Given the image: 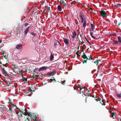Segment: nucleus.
<instances>
[{
	"instance_id": "nucleus-1",
	"label": "nucleus",
	"mask_w": 121,
	"mask_h": 121,
	"mask_svg": "<svg viewBox=\"0 0 121 121\" xmlns=\"http://www.w3.org/2000/svg\"><path fill=\"white\" fill-rule=\"evenodd\" d=\"M82 57L83 58L84 60H83V64L85 63H86L87 60L88 59L89 60H92L93 59V58L91 56H88V58L85 54L84 52L83 53V55L82 56Z\"/></svg>"
},
{
	"instance_id": "nucleus-2",
	"label": "nucleus",
	"mask_w": 121,
	"mask_h": 121,
	"mask_svg": "<svg viewBox=\"0 0 121 121\" xmlns=\"http://www.w3.org/2000/svg\"><path fill=\"white\" fill-rule=\"evenodd\" d=\"M79 16L82 23H86L87 22V21L88 20V19L86 16L83 15L81 14H80Z\"/></svg>"
},
{
	"instance_id": "nucleus-3",
	"label": "nucleus",
	"mask_w": 121,
	"mask_h": 121,
	"mask_svg": "<svg viewBox=\"0 0 121 121\" xmlns=\"http://www.w3.org/2000/svg\"><path fill=\"white\" fill-rule=\"evenodd\" d=\"M95 24L91 23L89 26L90 32H92L95 29Z\"/></svg>"
},
{
	"instance_id": "nucleus-4",
	"label": "nucleus",
	"mask_w": 121,
	"mask_h": 121,
	"mask_svg": "<svg viewBox=\"0 0 121 121\" xmlns=\"http://www.w3.org/2000/svg\"><path fill=\"white\" fill-rule=\"evenodd\" d=\"M100 13L101 16L102 17H107V15L104 9L101 10L100 11Z\"/></svg>"
},
{
	"instance_id": "nucleus-5",
	"label": "nucleus",
	"mask_w": 121,
	"mask_h": 121,
	"mask_svg": "<svg viewBox=\"0 0 121 121\" xmlns=\"http://www.w3.org/2000/svg\"><path fill=\"white\" fill-rule=\"evenodd\" d=\"M56 73V71L55 70L54 71L51 72H49L46 74V76L49 77L51 76H53Z\"/></svg>"
},
{
	"instance_id": "nucleus-6",
	"label": "nucleus",
	"mask_w": 121,
	"mask_h": 121,
	"mask_svg": "<svg viewBox=\"0 0 121 121\" xmlns=\"http://www.w3.org/2000/svg\"><path fill=\"white\" fill-rule=\"evenodd\" d=\"M1 71L2 72V73L3 74H4L5 76H9V74H8L7 72L4 69V67L3 68H2Z\"/></svg>"
},
{
	"instance_id": "nucleus-7",
	"label": "nucleus",
	"mask_w": 121,
	"mask_h": 121,
	"mask_svg": "<svg viewBox=\"0 0 121 121\" xmlns=\"http://www.w3.org/2000/svg\"><path fill=\"white\" fill-rule=\"evenodd\" d=\"M86 87L85 86H84V87H81V86H80V87L79 86L77 87L76 89H77L78 91H79V90H80V93H81L82 92H81V91H82V89H84Z\"/></svg>"
},
{
	"instance_id": "nucleus-8",
	"label": "nucleus",
	"mask_w": 121,
	"mask_h": 121,
	"mask_svg": "<svg viewBox=\"0 0 121 121\" xmlns=\"http://www.w3.org/2000/svg\"><path fill=\"white\" fill-rule=\"evenodd\" d=\"M29 26L25 29V30L23 32V33L24 34V35L25 36L27 34V33L29 30Z\"/></svg>"
},
{
	"instance_id": "nucleus-9",
	"label": "nucleus",
	"mask_w": 121,
	"mask_h": 121,
	"mask_svg": "<svg viewBox=\"0 0 121 121\" xmlns=\"http://www.w3.org/2000/svg\"><path fill=\"white\" fill-rule=\"evenodd\" d=\"M60 3H62L64 6H66L67 4V2H66L65 0H60Z\"/></svg>"
},
{
	"instance_id": "nucleus-10",
	"label": "nucleus",
	"mask_w": 121,
	"mask_h": 121,
	"mask_svg": "<svg viewBox=\"0 0 121 121\" xmlns=\"http://www.w3.org/2000/svg\"><path fill=\"white\" fill-rule=\"evenodd\" d=\"M110 113L113 119H115V115H117L116 113L113 112H112V111H110Z\"/></svg>"
},
{
	"instance_id": "nucleus-11",
	"label": "nucleus",
	"mask_w": 121,
	"mask_h": 121,
	"mask_svg": "<svg viewBox=\"0 0 121 121\" xmlns=\"http://www.w3.org/2000/svg\"><path fill=\"white\" fill-rule=\"evenodd\" d=\"M63 41L64 42L65 44L67 45L69 44V40L68 39L66 38H64Z\"/></svg>"
},
{
	"instance_id": "nucleus-12",
	"label": "nucleus",
	"mask_w": 121,
	"mask_h": 121,
	"mask_svg": "<svg viewBox=\"0 0 121 121\" xmlns=\"http://www.w3.org/2000/svg\"><path fill=\"white\" fill-rule=\"evenodd\" d=\"M22 46V44H18L17 45L16 47V48L17 49H19L21 48Z\"/></svg>"
},
{
	"instance_id": "nucleus-13",
	"label": "nucleus",
	"mask_w": 121,
	"mask_h": 121,
	"mask_svg": "<svg viewBox=\"0 0 121 121\" xmlns=\"http://www.w3.org/2000/svg\"><path fill=\"white\" fill-rule=\"evenodd\" d=\"M116 96L118 98H121V93H118L117 92H116Z\"/></svg>"
},
{
	"instance_id": "nucleus-14",
	"label": "nucleus",
	"mask_w": 121,
	"mask_h": 121,
	"mask_svg": "<svg viewBox=\"0 0 121 121\" xmlns=\"http://www.w3.org/2000/svg\"><path fill=\"white\" fill-rule=\"evenodd\" d=\"M47 67L46 66H43L41 68H40L39 69V71H41L45 69H46Z\"/></svg>"
},
{
	"instance_id": "nucleus-15",
	"label": "nucleus",
	"mask_w": 121,
	"mask_h": 121,
	"mask_svg": "<svg viewBox=\"0 0 121 121\" xmlns=\"http://www.w3.org/2000/svg\"><path fill=\"white\" fill-rule=\"evenodd\" d=\"M90 34L91 37L93 39H98V38L97 39L96 38L95 36H94L93 35V32H90Z\"/></svg>"
},
{
	"instance_id": "nucleus-16",
	"label": "nucleus",
	"mask_w": 121,
	"mask_h": 121,
	"mask_svg": "<svg viewBox=\"0 0 121 121\" xmlns=\"http://www.w3.org/2000/svg\"><path fill=\"white\" fill-rule=\"evenodd\" d=\"M73 35L72 37V38L74 39L75 36L77 35V34L75 31H74L73 33Z\"/></svg>"
},
{
	"instance_id": "nucleus-17",
	"label": "nucleus",
	"mask_w": 121,
	"mask_h": 121,
	"mask_svg": "<svg viewBox=\"0 0 121 121\" xmlns=\"http://www.w3.org/2000/svg\"><path fill=\"white\" fill-rule=\"evenodd\" d=\"M114 6L116 8H118L120 7L121 6V4H120L117 3L116 4H114Z\"/></svg>"
},
{
	"instance_id": "nucleus-18",
	"label": "nucleus",
	"mask_w": 121,
	"mask_h": 121,
	"mask_svg": "<svg viewBox=\"0 0 121 121\" xmlns=\"http://www.w3.org/2000/svg\"><path fill=\"white\" fill-rule=\"evenodd\" d=\"M95 99L97 102H98V101H99L100 102L102 100L99 97L95 98Z\"/></svg>"
},
{
	"instance_id": "nucleus-19",
	"label": "nucleus",
	"mask_w": 121,
	"mask_h": 121,
	"mask_svg": "<svg viewBox=\"0 0 121 121\" xmlns=\"http://www.w3.org/2000/svg\"><path fill=\"white\" fill-rule=\"evenodd\" d=\"M54 54L51 53L50 57V59L51 61L53 60L54 58Z\"/></svg>"
},
{
	"instance_id": "nucleus-20",
	"label": "nucleus",
	"mask_w": 121,
	"mask_h": 121,
	"mask_svg": "<svg viewBox=\"0 0 121 121\" xmlns=\"http://www.w3.org/2000/svg\"><path fill=\"white\" fill-rule=\"evenodd\" d=\"M57 9L60 11H61L62 10V8H61L60 5H59L57 6Z\"/></svg>"
},
{
	"instance_id": "nucleus-21",
	"label": "nucleus",
	"mask_w": 121,
	"mask_h": 121,
	"mask_svg": "<svg viewBox=\"0 0 121 121\" xmlns=\"http://www.w3.org/2000/svg\"><path fill=\"white\" fill-rule=\"evenodd\" d=\"M20 29V27L19 26L17 27L16 29V31L17 33V34H19V32H18L19 30Z\"/></svg>"
},
{
	"instance_id": "nucleus-22",
	"label": "nucleus",
	"mask_w": 121,
	"mask_h": 121,
	"mask_svg": "<svg viewBox=\"0 0 121 121\" xmlns=\"http://www.w3.org/2000/svg\"><path fill=\"white\" fill-rule=\"evenodd\" d=\"M100 60L99 59H98L97 60H96V61L94 62V63H96L97 65L98 64V63L99 61H100Z\"/></svg>"
},
{
	"instance_id": "nucleus-23",
	"label": "nucleus",
	"mask_w": 121,
	"mask_h": 121,
	"mask_svg": "<svg viewBox=\"0 0 121 121\" xmlns=\"http://www.w3.org/2000/svg\"><path fill=\"white\" fill-rule=\"evenodd\" d=\"M87 89H86V91L85 90H84V91H82V93H83L82 95L83 96H84L83 95L86 96V94L85 93L86 92V91H87Z\"/></svg>"
},
{
	"instance_id": "nucleus-24",
	"label": "nucleus",
	"mask_w": 121,
	"mask_h": 121,
	"mask_svg": "<svg viewBox=\"0 0 121 121\" xmlns=\"http://www.w3.org/2000/svg\"><path fill=\"white\" fill-rule=\"evenodd\" d=\"M113 43L114 44H118V42L117 40H114L113 41Z\"/></svg>"
},
{
	"instance_id": "nucleus-25",
	"label": "nucleus",
	"mask_w": 121,
	"mask_h": 121,
	"mask_svg": "<svg viewBox=\"0 0 121 121\" xmlns=\"http://www.w3.org/2000/svg\"><path fill=\"white\" fill-rule=\"evenodd\" d=\"M57 42H54V47L56 48L57 47Z\"/></svg>"
},
{
	"instance_id": "nucleus-26",
	"label": "nucleus",
	"mask_w": 121,
	"mask_h": 121,
	"mask_svg": "<svg viewBox=\"0 0 121 121\" xmlns=\"http://www.w3.org/2000/svg\"><path fill=\"white\" fill-rule=\"evenodd\" d=\"M22 113L23 115L25 116H26L27 115H28V113L27 112H23L22 111Z\"/></svg>"
},
{
	"instance_id": "nucleus-27",
	"label": "nucleus",
	"mask_w": 121,
	"mask_h": 121,
	"mask_svg": "<svg viewBox=\"0 0 121 121\" xmlns=\"http://www.w3.org/2000/svg\"><path fill=\"white\" fill-rule=\"evenodd\" d=\"M118 41L119 42L121 43V37L120 36H119L118 37Z\"/></svg>"
},
{
	"instance_id": "nucleus-28",
	"label": "nucleus",
	"mask_w": 121,
	"mask_h": 121,
	"mask_svg": "<svg viewBox=\"0 0 121 121\" xmlns=\"http://www.w3.org/2000/svg\"><path fill=\"white\" fill-rule=\"evenodd\" d=\"M99 102L102 105H105V103L103 102V100Z\"/></svg>"
},
{
	"instance_id": "nucleus-29",
	"label": "nucleus",
	"mask_w": 121,
	"mask_h": 121,
	"mask_svg": "<svg viewBox=\"0 0 121 121\" xmlns=\"http://www.w3.org/2000/svg\"><path fill=\"white\" fill-rule=\"evenodd\" d=\"M75 54H76L77 56H80V55L81 54V53H78V51Z\"/></svg>"
},
{
	"instance_id": "nucleus-30",
	"label": "nucleus",
	"mask_w": 121,
	"mask_h": 121,
	"mask_svg": "<svg viewBox=\"0 0 121 121\" xmlns=\"http://www.w3.org/2000/svg\"><path fill=\"white\" fill-rule=\"evenodd\" d=\"M13 83H11V84H10V85L9 86V87L8 88H11L12 87H13Z\"/></svg>"
},
{
	"instance_id": "nucleus-31",
	"label": "nucleus",
	"mask_w": 121,
	"mask_h": 121,
	"mask_svg": "<svg viewBox=\"0 0 121 121\" xmlns=\"http://www.w3.org/2000/svg\"><path fill=\"white\" fill-rule=\"evenodd\" d=\"M7 107H8V108H9V109H8L7 108H6L8 110H10L11 112H13V111L11 109V108L9 106H7Z\"/></svg>"
},
{
	"instance_id": "nucleus-32",
	"label": "nucleus",
	"mask_w": 121,
	"mask_h": 121,
	"mask_svg": "<svg viewBox=\"0 0 121 121\" xmlns=\"http://www.w3.org/2000/svg\"><path fill=\"white\" fill-rule=\"evenodd\" d=\"M12 66H13V67L14 69H17V66L16 65H15V64L13 65H12Z\"/></svg>"
},
{
	"instance_id": "nucleus-33",
	"label": "nucleus",
	"mask_w": 121,
	"mask_h": 121,
	"mask_svg": "<svg viewBox=\"0 0 121 121\" xmlns=\"http://www.w3.org/2000/svg\"><path fill=\"white\" fill-rule=\"evenodd\" d=\"M29 90L30 92H33L35 91V90H31V88H29Z\"/></svg>"
},
{
	"instance_id": "nucleus-34",
	"label": "nucleus",
	"mask_w": 121,
	"mask_h": 121,
	"mask_svg": "<svg viewBox=\"0 0 121 121\" xmlns=\"http://www.w3.org/2000/svg\"><path fill=\"white\" fill-rule=\"evenodd\" d=\"M83 26L84 27V29H85L86 26V23H83Z\"/></svg>"
},
{
	"instance_id": "nucleus-35",
	"label": "nucleus",
	"mask_w": 121,
	"mask_h": 121,
	"mask_svg": "<svg viewBox=\"0 0 121 121\" xmlns=\"http://www.w3.org/2000/svg\"><path fill=\"white\" fill-rule=\"evenodd\" d=\"M30 34L31 35L33 36L34 37L35 35V34L33 32L30 33Z\"/></svg>"
},
{
	"instance_id": "nucleus-36",
	"label": "nucleus",
	"mask_w": 121,
	"mask_h": 121,
	"mask_svg": "<svg viewBox=\"0 0 121 121\" xmlns=\"http://www.w3.org/2000/svg\"><path fill=\"white\" fill-rule=\"evenodd\" d=\"M65 80H64L63 81L61 82V84L63 85H65Z\"/></svg>"
},
{
	"instance_id": "nucleus-37",
	"label": "nucleus",
	"mask_w": 121,
	"mask_h": 121,
	"mask_svg": "<svg viewBox=\"0 0 121 121\" xmlns=\"http://www.w3.org/2000/svg\"><path fill=\"white\" fill-rule=\"evenodd\" d=\"M86 41H87L88 42V43L91 45V43H90V42L86 38Z\"/></svg>"
},
{
	"instance_id": "nucleus-38",
	"label": "nucleus",
	"mask_w": 121,
	"mask_h": 121,
	"mask_svg": "<svg viewBox=\"0 0 121 121\" xmlns=\"http://www.w3.org/2000/svg\"><path fill=\"white\" fill-rule=\"evenodd\" d=\"M29 91H30L29 90H29H27L26 91V94H28L29 92Z\"/></svg>"
},
{
	"instance_id": "nucleus-39",
	"label": "nucleus",
	"mask_w": 121,
	"mask_h": 121,
	"mask_svg": "<svg viewBox=\"0 0 121 121\" xmlns=\"http://www.w3.org/2000/svg\"><path fill=\"white\" fill-rule=\"evenodd\" d=\"M56 41L57 42V43H59V44H60V45L61 46V44L60 43V42H59V41H58V40H57Z\"/></svg>"
},
{
	"instance_id": "nucleus-40",
	"label": "nucleus",
	"mask_w": 121,
	"mask_h": 121,
	"mask_svg": "<svg viewBox=\"0 0 121 121\" xmlns=\"http://www.w3.org/2000/svg\"><path fill=\"white\" fill-rule=\"evenodd\" d=\"M89 22H90V21H91V23H92V22H93V21H92L91 19H89Z\"/></svg>"
},
{
	"instance_id": "nucleus-41",
	"label": "nucleus",
	"mask_w": 121,
	"mask_h": 121,
	"mask_svg": "<svg viewBox=\"0 0 121 121\" xmlns=\"http://www.w3.org/2000/svg\"><path fill=\"white\" fill-rule=\"evenodd\" d=\"M0 108H2L3 109H4V105H1V107H0Z\"/></svg>"
},
{
	"instance_id": "nucleus-42",
	"label": "nucleus",
	"mask_w": 121,
	"mask_h": 121,
	"mask_svg": "<svg viewBox=\"0 0 121 121\" xmlns=\"http://www.w3.org/2000/svg\"><path fill=\"white\" fill-rule=\"evenodd\" d=\"M50 82L51 83L53 81V79H50Z\"/></svg>"
},
{
	"instance_id": "nucleus-43",
	"label": "nucleus",
	"mask_w": 121,
	"mask_h": 121,
	"mask_svg": "<svg viewBox=\"0 0 121 121\" xmlns=\"http://www.w3.org/2000/svg\"><path fill=\"white\" fill-rule=\"evenodd\" d=\"M28 24H29L28 23H26L24 25L25 26H27Z\"/></svg>"
},
{
	"instance_id": "nucleus-44",
	"label": "nucleus",
	"mask_w": 121,
	"mask_h": 121,
	"mask_svg": "<svg viewBox=\"0 0 121 121\" xmlns=\"http://www.w3.org/2000/svg\"><path fill=\"white\" fill-rule=\"evenodd\" d=\"M12 105L13 106H13H14V107H17V106L15 105H14V104H12Z\"/></svg>"
},
{
	"instance_id": "nucleus-45",
	"label": "nucleus",
	"mask_w": 121,
	"mask_h": 121,
	"mask_svg": "<svg viewBox=\"0 0 121 121\" xmlns=\"http://www.w3.org/2000/svg\"><path fill=\"white\" fill-rule=\"evenodd\" d=\"M10 84H11V83H7V85H8V86H9L10 85Z\"/></svg>"
},
{
	"instance_id": "nucleus-46",
	"label": "nucleus",
	"mask_w": 121,
	"mask_h": 121,
	"mask_svg": "<svg viewBox=\"0 0 121 121\" xmlns=\"http://www.w3.org/2000/svg\"><path fill=\"white\" fill-rule=\"evenodd\" d=\"M2 54L3 55V56H4V51H3L2 52Z\"/></svg>"
},
{
	"instance_id": "nucleus-47",
	"label": "nucleus",
	"mask_w": 121,
	"mask_h": 121,
	"mask_svg": "<svg viewBox=\"0 0 121 121\" xmlns=\"http://www.w3.org/2000/svg\"><path fill=\"white\" fill-rule=\"evenodd\" d=\"M5 55H4V58L6 59V55H5Z\"/></svg>"
},
{
	"instance_id": "nucleus-48",
	"label": "nucleus",
	"mask_w": 121,
	"mask_h": 121,
	"mask_svg": "<svg viewBox=\"0 0 121 121\" xmlns=\"http://www.w3.org/2000/svg\"><path fill=\"white\" fill-rule=\"evenodd\" d=\"M28 114V115H28L29 117H31V114Z\"/></svg>"
},
{
	"instance_id": "nucleus-49",
	"label": "nucleus",
	"mask_w": 121,
	"mask_h": 121,
	"mask_svg": "<svg viewBox=\"0 0 121 121\" xmlns=\"http://www.w3.org/2000/svg\"><path fill=\"white\" fill-rule=\"evenodd\" d=\"M35 75L37 77V78L38 77H39V76L38 75Z\"/></svg>"
},
{
	"instance_id": "nucleus-50",
	"label": "nucleus",
	"mask_w": 121,
	"mask_h": 121,
	"mask_svg": "<svg viewBox=\"0 0 121 121\" xmlns=\"http://www.w3.org/2000/svg\"><path fill=\"white\" fill-rule=\"evenodd\" d=\"M24 110L25 111V112H27V110L26 109H24Z\"/></svg>"
},
{
	"instance_id": "nucleus-51",
	"label": "nucleus",
	"mask_w": 121,
	"mask_h": 121,
	"mask_svg": "<svg viewBox=\"0 0 121 121\" xmlns=\"http://www.w3.org/2000/svg\"><path fill=\"white\" fill-rule=\"evenodd\" d=\"M53 81L54 82L56 81V80L55 79V78H54V79H53Z\"/></svg>"
},
{
	"instance_id": "nucleus-52",
	"label": "nucleus",
	"mask_w": 121,
	"mask_h": 121,
	"mask_svg": "<svg viewBox=\"0 0 121 121\" xmlns=\"http://www.w3.org/2000/svg\"><path fill=\"white\" fill-rule=\"evenodd\" d=\"M25 81L26 82H27V78H25Z\"/></svg>"
},
{
	"instance_id": "nucleus-53",
	"label": "nucleus",
	"mask_w": 121,
	"mask_h": 121,
	"mask_svg": "<svg viewBox=\"0 0 121 121\" xmlns=\"http://www.w3.org/2000/svg\"><path fill=\"white\" fill-rule=\"evenodd\" d=\"M88 97H87L86 98L85 101H86V102H87V99H87V98H88Z\"/></svg>"
},
{
	"instance_id": "nucleus-54",
	"label": "nucleus",
	"mask_w": 121,
	"mask_h": 121,
	"mask_svg": "<svg viewBox=\"0 0 121 121\" xmlns=\"http://www.w3.org/2000/svg\"><path fill=\"white\" fill-rule=\"evenodd\" d=\"M31 88V90H32L33 89V87L32 86H31L30 87V88Z\"/></svg>"
},
{
	"instance_id": "nucleus-55",
	"label": "nucleus",
	"mask_w": 121,
	"mask_h": 121,
	"mask_svg": "<svg viewBox=\"0 0 121 121\" xmlns=\"http://www.w3.org/2000/svg\"><path fill=\"white\" fill-rule=\"evenodd\" d=\"M48 8L49 10H51V9L50 7H49Z\"/></svg>"
},
{
	"instance_id": "nucleus-56",
	"label": "nucleus",
	"mask_w": 121,
	"mask_h": 121,
	"mask_svg": "<svg viewBox=\"0 0 121 121\" xmlns=\"http://www.w3.org/2000/svg\"><path fill=\"white\" fill-rule=\"evenodd\" d=\"M113 25L114 26H115L116 25V23H113Z\"/></svg>"
},
{
	"instance_id": "nucleus-57",
	"label": "nucleus",
	"mask_w": 121,
	"mask_h": 121,
	"mask_svg": "<svg viewBox=\"0 0 121 121\" xmlns=\"http://www.w3.org/2000/svg\"><path fill=\"white\" fill-rule=\"evenodd\" d=\"M18 110H19V111H20V112H22V111H21L20 109H18Z\"/></svg>"
},
{
	"instance_id": "nucleus-58",
	"label": "nucleus",
	"mask_w": 121,
	"mask_h": 121,
	"mask_svg": "<svg viewBox=\"0 0 121 121\" xmlns=\"http://www.w3.org/2000/svg\"><path fill=\"white\" fill-rule=\"evenodd\" d=\"M88 96H91L90 95V94H89V95H88Z\"/></svg>"
},
{
	"instance_id": "nucleus-59",
	"label": "nucleus",
	"mask_w": 121,
	"mask_h": 121,
	"mask_svg": "<svg viewBox=\"0 0 121 121\" xmlns=\"http://www.w3.org/2000/svg\"><path fill=\"white\" fill-rule=\"evenodd\" d=\"M92 8H90L89 9V10H92Z\"/></svg>"
},
{
	"instance_id": "nucleus-60",
	"label": "nucleus",
	"mask_w": 121,
	"mask_h": 121,
	"mask_svg": "<svg viewBox=\"0 0 121 121\" xmlns=\"http://www.w3.org/2000/svg\"><path fill=\"white\" fill-rule=\"evenodd\" d=\"M22 80L23 81H25V79H23V78H22Z\"/></svg>"
},
{
	"instance_id": "nucleus-61",
	"label": "nucleus",
	"mask_w": 121,
	"mask_h": 121,
	"mask_svg": "<svg viewBox=\"0 0 121 121\" xmlns=\"http://www.w3.org/2000/svg\"><path fill=\"white\" fill-rule=\"evenodd\" d=\"M35 72V69H34L33 70V72Z\"/></svg>"
},
{
	"instance_id": "nucleus-62",
	"label": "nucleus",
	"mask_w": 121,
	"mask_h": 121,
	"mask_svg": "<svg viewBox=\"0 0 121 121\" xmlns=\"http://www.w3.org/2000/svg\"><path fill=\"white\" fill-rule=\"evenodd\" d=\"M121 24V23H118V26L120 25Z\"/></svg>"
},
{
	"instance_id": "nucleus-63",
	"label": "nucleus",
	"mask_w": 121,
	"mask_h": 121,
	"mask_svg": "<svg viewBox=\"0 0 121 121\" xmlns=\"http://www.w3.org/2000/svg\"><path fill=\"white\" fill-rule=\"evenodd\" d=\"M16 107V108L17 109H18V110L19 109L18 108H17V107Z\"/></svg>"
},
{
	"instance_id": "nucleus-64",
	"label": "nucleus",
	"mask_w": 121,
	"mask_h": 121,
	"mask_svg": "<svg viewBox=\"0 0 121 121\" xmlns=\"http://www.w3.org/2000/svg\"><path fill=\"white\" fill-rule=\"evenodd\" d=\"M92 97L93 98H95L94 95H93L92 96Z\"/></svg>"
}]
</instances>
